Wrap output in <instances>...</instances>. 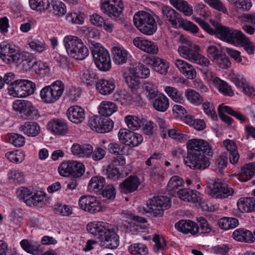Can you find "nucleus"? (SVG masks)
I'll list each match as a JSON object with an SVG mask.
<instances>
[{"label": "nucleus", "mask_w": 255, "mask_h": 255, "mask_svg": "<svg viewBox=\"0 0 255 255\" xmlns=\"http://www.w3.org/2000/svg\"><path fill=\"white\" fill-rule=\"evenodd\" d=\"M187 156L184 158L185 164L194 170H204L210 166L208 156H212L213 149L210 144L201 139L193 138L186 142Z\"/></svg>", "instance_id": "f257e3e1"}, {"label": "nucleus", "mask_w": 255, "mask_h": 255, "mask_svg": "<svg viewBox=\"0 0 255 255\" xmlns=\"http://www.w3.org/2000/svg\"><path fill=\"white\" fill-rule=\"evenodd\" d=\"M87 229L97 237L102 247L115 249L119 246V237L116 229L111 225L105 222H91L87 225Z\"/></svg>", "instance_id": "f03ea898"}, {"label": "nucleus", "mask_w": 255, "mask_h": 255, "mask_svg": "<svg viewBox=\"0 0 255 255\" xmlns=\"http://www.w3.org/2000/svg\"><path fill=\"white\" fill-rule=\"evenodd\" d=\"M200 49L199 46L197 45H194L193 46L183 45L179 47L178 51L181 57L200 65L201 67L199 68V70L202 74L209 76L212 74L209 67L210 61L207 58L199 53Z\"/></svg>", "instance_id": "7ed1b4c3"}, {"label": "nucleus", "mask_w": 255, "mask_h": 255, "mask_svg": "<svg viewBox=\"0 0 255 255\" xmlns=\"http://www.w3.org/2000/svg\"><path fill=\"white\" fill-rule=\"evenodd\" d=\"M63 43L67 54L71 57L82 60L89 55L88 48L78 37L67 35L64 37Z\"/></svg>", "instance_id": "20e7f679"}, {"label": "nucleus", "mask_w": 255, "mask_h": 255, "mask_svg": "<svg viewBox=\"0 0 255 255\" xmlns=\"http://www.w3.org/2000/svg\"><path fill=\"white\" fill-rule=\"evenodd\" d=\"M88 42L97 67L102 71L110 70L112 66L109 52L99 43L92 40Z\"/></svg>", "instance_id": "39448f33"}, {"label": "nucleus", "mask_w": 255, "mask_h": 255, "mask_svg": "<svg viewBox=\"0 0 255 255\" xmlns=\"http://www.w3.org/2000/svg\"><path fill=\"white\" fill-rule=\"evenodd\" d=\"M133 22L142 33L153 35L157 30V23L153 15L144 11H138L133 16Z\"/></svg>", "instance_id": "423d86ee"}, {"label": "nucleus", "mask_w": 255, "mask_h": 255, "mask_svg": "<svg viewBox=\"0 0 255 255\" xmlns=\"http://www.w3.org/2000/svg\"><path fill=\"white\" fill-rule=\"evenodd\" d=\"M65 90V85L60 80H56L40 91L42 101L46 104H53L59 100Z\"/></svg>", "instance_id": "0eeeda50"}, {"label": "nucleus", "mask_w": 255, "mask_h": 255, "mask_svg": "<svg viewBox=\"0 0 255 255\" xmlns=\"http://www.w3.org/2000/svg\"><path fill=\"white\" fill-rule=\"evenodd\" d=\"M171 207V200L167 196H160L154 197L148 200L146 206L144 207L146 213H150L155 217L161 216L163 211Z\"/></svg>", "instance_id": "6e6552de"}, {"label": "nucleus", "mask_w": 255, "mask_h": 255, "mask_svg": "<svg viewBox=\"0 0 255 255\" xmlns=\"http://www.w3.org/2000/svg\"><path fill=\"white\" fill-rule=\"evenodd\" d=\"M0 58L7 64L22 61L21 53L15 49L14 45L5 41L0 43Z\"/></svg>", "instance_id": "1a4fd4ad"}, {"label": "nucleus", "mask_w": 255, "mask_h": 255, "mask_svg": "<svg viewBox=\"0 0 255 255\" xmlns=\"http://www.w3.org/2000/svg\"><path fill=\"white\" fill-rule=\"evenodd\" d=\"M60 174L63 176L71 175L80 177L85 173L84 165L76 161H67L62 162L58 168Z\"/></svg>", "instance_id": "9d476101"}, {"label": "nucleus", "mask_w": 255, "mask_h": 255, "mask_svg": "<svg viewBox=\"0 0 255 255\" xmlns=\"http://www.w3.org/2000/svg\"><path fill=\"white\" fill-rule=\"evenodd\" d=\"M234 190L223 180L218 179L208 191V194L215 198L224 199L232 196Z\"/></svg>", "instance_id": "9b49d317"}, {"label": "nucleus", "mask_w": 255, "mask_h": 255, "mask_svg": "<svg viewBox=\"0 0 255 255\" xmlns=\"http://www.w3.org/2000/svg\"><path fill=\"white\" fill-rule=\"evenodd\" d=\"M124 8L122 0H101V9L109 17H119Z\"/></svg>", "instance_id": "f8f14e48"}, {"label": "nucleus", "mask_w": 255, "mask_h": 255, "mask_svg": "<svg viewBox=\"0 0 255 255\" xmlns=\"http://www.w3.org/2000/svg\"><path fill=\"white\" fill-rule=\"evenodd\" d=\"M14 90L13 96L17 97H26L33 94L35 90L36 86L33 82L25 79L19 80L17 84L12 87Z\"/></svg>", "instance_id": "ddd939ff"}, {"label": "nucleus", "mask_w": 255, "mask_h": 255, "mask_svg": "<svg viewBox=\"0 0 255 255\" xmlns=\"http://www.w3.org/2000/svg\"><path fill=\"white\" fill-rule=\"evenodd\" d=\"M81 209L92 214L103 211L101 204L96 197L91 195L81 196L79 200Z\"/></svg>", "instance_id": "4468645a"}, {"label": "nucleus", "mask_w": 255, "mask_h": 255, "mask_svg": "<svg viewBox=\"0 0 255 255\" xmlns=\"http://www.w3.org/2000/svg\"><path fill=\"white\" fill-rule=\"evenodd\" d=\"M243 34L241 31L223 26L219 29V32L216 35L224 41L237 45L238 39Z\"/></svg>", "instance_id": "2eb2a0df"}, {"label": "nucleus", "mask_w": 255, "mask_h": 255, "mask_svg": "<svg viewBox=\"0 0 255 255\" xmlns=\"http://www.w3.org/2000/svg\"><path fill=\"white\" fill-rule=\"evenodd\" d=\"M12 108L15 111L23 114L29 119L33 118L36 112L32 104L26 100L15 101L13 103Z\"/></svg>", "instance_id": "dca6fc26"}, {"label": "nucleus", "mask_w": 255, "mask_h": 255, "mask_svg": "<svg viewBox=\"0 0 255 255\" xmlns=\"http://www.w3.org/2000/svg\"><path fill=\"white\" fill-rule=\"evenodd\" d=\"M140 184V181L135 175H130L120 183L119 189L123 194H129L136 191Z\"/></svg>", "instance_id": "f3484780"}, {"label": "nucleus", "mask_w": 255, "mask_h": 255, "mask_svg": "<svg viewBox=\"0 0 255 255\" xmlns=\"http://www.w3.org/2000/svg\"><path fill=\"white\" fill-rule=\"evenodd\" d=\"M133 44L142 51L152 54H156L158 52V46L151 41L142 37H136L133 41Z\"/></svg>", "instance_id": "a211bd4d"}, {"label": "nucleus", "mask_w": 255, "mask_h": 255, "mask_svg": "<svg viewBox=\"0 0 255 255\" xmlns=\"http://www.w3.org/2000/svg\"><path fill=\"white\" fill-rule=\"evenodd\" d=\"M162 13L165 19L174 27H180L183 19L180 14L172 7L165 6L162 8Z\"/></svg>", "instance_id": "6ab92c4d"}, {"label": "nucleus", "mask_w": 255, "mask_h": 255, "mask_svg": "<svg viewBox=\"0 0 255 255\" xmlns=\"http://www.w3.org/2000/svg\"><path fill=\"white\" fill-rule=\"evenodd\" d=\"M153 108L156 111L164 112L169 107L168 98L164 94L158 93L149 100Z\"/></svg>", "instance_id": "aec40b11"}, {"label": "nucleus", "mask_w": 255, "mask_h": 255, "mask_svg": "<svg viewBox=\"0 0 255 255\" xmlns=\"http://www.w3.org/2000/svg\"><path fill=\"white\" fill-rule=\"evenodd\" d=\"M48 129L55 134L64 135L68 133L69 128L63 120L54 119L47 124Z\"/></svg>", "instance_id": "412c9836"}, {"label": "nucleus", "mask_w": 255, "mask_h": 255, "mask_svg": "<svg viewBox=\"0 0 255 255\" xmlns=\"http://www.w3.org/2000/svg\"><path fill=\"white\" fill-rule=\"evenodd\" d=\"M111 52L113 61L117 65L126 63L129 58V52L121 45L113 47Z\"/></svg>", "instance_id": "4be33fe9"}, {"label": "nucleus", "mask_w": 255, "mask_h": 255, "mask_svg": "<svg viewBox=\"0 0 255 255\" xmlns=\"http://www.w3.org/2000/svg\"><path fill=\"white\" fill-rule=\"evenodd\" d=\"M174 63L179 71L187 78L193 79L196 77V70L191 64L180 59H175Z\"/></svg>", "instance_id": "5701e85b"}, {"label": "nucleus", "mask_w": 255, "mask_h": 255, "mask_svg": "<svg viewBox=\"0 0 255 255\" xmlns=\"http://www.w3.org/2000/svg\"><path fill=\"white\" fill-rule=\"evenodd\" d=\"M66 114L71 122L77 124L81 123L85 118L84 109L78 106H73L69 108Z\"/></svg>", "instance_id": "b1692460"}, {"label": "nucleus", "mask_w": 255, "mask_h": 255, "mask_svg": "<svg viewBox=\"0 0 255 255\" xmlns=\"http://www.w3.org/2000/svg\"><path fill=\"white\" fill-rule=\"evenodd\" d=\"M97 91L102 95H107L112 93L116 88V85L113 80L99 79L96 83Z\"/></svg>", "instance_id": "393cba45"}, {"label": "nucleus", "mask_w": 255, "mask_h": 255, "mask_svg": "<svg viewBox=\"0 0 255 255\" xmlns=\"http://www.w3.org/2000/svg\"><path fill=\"white\" fill-rule=\"evenodd\" d=\"M178 197L182 200L195 203L201 201L200 194L196 190L181 189L177 191Z\"/></svg>", "instance_id": "a878e982"}, {"label": "nucleus", "mask_w": 255, "mask_h": 255, "mask_svg": "<svg viewBox=\"0 0 255 255\" xmlns=\"http://www.w3.org/2000/svg\"><path fill=\"white\" fill-rule=\"evenodd\" d=\"M175 228L185 234L190 233L192 235L197 234L196 223L190 220H182L175 225Z\"/></svg>", "instance_id": "bb28decb"}, {"label": "nucleus", "mask_w": 255, "mask_h": 255, "mask_svg": "<svg viewBox=\"0 0 255 255\" xmlns=\"http://www.w3.org/2000/svg\"><path fill=\"white\" fill-rule=\"evenodd\" d=\"M237 205L239 210L242 213H250L255 211V198L254 197H243L239 199Z\"/></svg>", "instance_id": "cd10ccee"}, {"label": "nucleus", "mask_w": 255, "mask_h": 255, "mask_svg": "<svg viewBox=\"0 0 255 255\" xmlns=\"http://www.w3.org/2000/svg\"><path fill=\"white\" fill-rule=\"evenodd\" d=\"M232 237L236 241L253 243L255 242L254 236L251 231L245 229H236L232 234Z\"/></svg>", "instance_id": "c85d7f7f"}, {"label": "nucleus", "mask_w": 255, "mask_h": 255, "mask_svg": "<svg viewBox=\"0 0 255 255\" xmlns=\"http://www.w3.org/2000/svg\"><path fill=\"white\" fill-rule=\"evenodd\" d=\"M140 75L138 72H134L131 75H128L125 77V81L131 92L135 96H139L140 90Z\"/></svg>", "instance_id": "c756f323"}, {"label": "nucleus", "mask_w": 255, "mask_h": 255, "mask_svg": "<svg viewBox=\"0 0 255 255\" xmlns=\"http://www.w3.org/2000/svg\"><path fill=\"white\" fill-rule=\"evenodd\" d=\"M19 129L28 136L35 137L40 130L39 125L34 122H26L19 127Z\"/></svg>", "instance_id": "7c9ffc66"}, {"label": "nucleus", "mask_w": 255, "mask_h": 255, "mask_svg": "<svg viewBox=\"0 0 255 255\" xmlns=\"http://www.w3.org/2000/svg\"><path fill=\"white\" fill-rule=\"evenodd\" d=\"M20 244L25 252L33 255H38L42 252L40 245L36 242L24 239Z\"/></svg>", "instance_id": "2f4dec72"}, {"label": "nucleus", "mask_w": 255, "mask_h": 255, "mask_svg": "<svg viewBox=\"0 0 255 255\" xmlns=\"http://www.w3.org/2000/svg\"><path fill=\"white\" fill-rule=\"evenodd\" d=\"M105 184V179L103 177L96 176L90 179L87 188L90 192L97 193L104 188Z\"/></svg>", "instance_id": "473e14b6"}, {"label": "nucleus", "mask_w": 255, "mask_h": 255, "mask_svg": "<svg viewBox=\"0 0 255 255\" xmlns=\"http://www.w3.org/2000/svg\"><path fill=\"white\" fill-rule=\"evenodd\" d=\"M123 215V217L131 219V221L128 222V225H126L127 229L131 232L137 230V227L138 226V223H144L146 222L144 218L134 216L132 214L128 212H124Z\"/></svg>", "instance_id": "72a5a7b5"}, {"label": "nucleus", "mask_w": 255, "mask_h": 255, "mask_svg": "<svg viewBox=\"0 0 255 255\" xmlns=\"http://www.w3.org/2000/svg\"><path fill=\"white\" fill-rule=\"evenodd\" d=\"M169 2L173 6L186 16H190L193 14V7L187 1L183 0H169Z\"/></svg>", "instance_id": "f704fd0d"}, {"label": "nucleus", "mask_w": 255, "mask_h": 255, "mask_svg": "<svg viewBox=\"0 0 255 255\" xmlns=\"http://www.w3.org/2000/svg\"><path fill=\"white\" fill-rule=\"evenodd\" d=\"M48 9L51 14L57 16H63L66 12L65 4L58 0H52Z\"/></svg>", "instance_id": "c9c22d12"}, {"label": "nucleus", "mask_w": 255, "mask_h": 255, "mask_svg": "<svg viewBox=\"0 0 255 255\" xmlns=\"http://www.w3.org/2000/svg\"><path fill=\"white\" fill-rule=\"evenodd\" d=\"M117 110L116 105L110 101H103L99 107V113L105 117L111 116Z\"/></svg>", "instance_id": "e433bc0d"}, {"label": "nucleus", "mask_w": 255, "mask_h": 255, "mask_svg": "<svg viewBox=\"0 0 255 255\" xmlns=\"http://www.w3.org/2000/svg\"><path fill=\"white\" fill-rule=\"evenodd\" d=\"M255 174L253 163H249L242 168L241 173L238 175L237 178L240 181L245 182L250 180Z\"/></svg>", "instance_id": "4c0bfd02"}, {"label": "nucleus", "mask_w": 255, "mask_h": 255, "mask_svg": "<svg viewBox=\"0 0 255 255\" xmlns=\"http://www.w3.org/2000/svg\"><path fill=\"white\" fill-rule=\"evenodd\" d=\"M31 49L35 52L42 53L47 50V45L41 37H38L28 41Z\"/></svg>", "instance_id": "58836bf2"}, {"label": "nucleus", "mask_w": 255, "mask_h": 255, "mask_svg": "<svg viewBox=\"0 0 255 255\" xmlns=\"http://www.w3.org/2000/svg\"><path fill=\"white\" fill-rule=\"evenodd\" d=\"M187 100L195 106H199L203 102V97L195 90L188 89L185 92Z\"/></svg>", "instance_id": "ea45409f"}, {"label": "nucleus", "mask_w": 255, "mask_h": 255, "mask_svg": "<svg viewBox=\"0 0 255 255\" xmlns=\"http://www.w3.org/2000/svg\"><path fill=\"white\" fill-rule=\"evenodd\" d=\"M218 224L221 229L227 230L236 227L239 222L236 218L224 217L219 219Z\"/></svg>", "instance_id": "a19ab883"}, {"label": "nucleus", "mask_w": 255, "mask_h": 255, "mask_svg": "<svg viewBox=\"0 0 255 255\" xmlns=\"http://www.w3.org/2000/svg\"><path fill=\"white\" fill-rule=\"evenodd\" d=\"M241 45L249 54H253L255 52V47L253 42L243 33L238 39L237 45Z\"/></svg>", "instance_id": "79ce46f5"}, {"label": "nucleus", "mask_w": 255, "mask_h": 255, "mask_svg": "<svg viewBox=\"0 0 255 255\" xmlns=\"http://www.w3.org/2000/svg\"><path fill=\"white\" fill-rule=\"evenodd\" d=\"M197 223H196L197 234H208L211 231V226L205 218L200 217L197 218Z\"/></svg>", "instance_id": "37998d69"}, {"label": "nucleus", "mask_w": 255, "mask_h": 255, "mask_svg": "<svg viewBox=\"0 0 255 255\" xmlns=\"http://www.w3.org/2000/svg\"><path fill=\"white\" fill-rule=\"evenodd\" d=\"M35 73L37 74L44 76L50 72V68L46 62L38 61L34 62L32 66Z\"/></svg>", "instance_id": "c03bdc74"}, {"label": "nucleus", "mask_w": 255, "mask_h": 255, "mask_svg": "<svg viewBox=\"0 0 255 255\" xmlns=\"http://www.w3.org/2000/svg\"><path fill=\"white\" fill-rule=\"evenodd\" d=\"M183 180L178 176H173L169 180L167 186V190L171 193H176L179 187L183 186Z\"/></svg>", "instance_id": "a18cd8bd"}, {"label": "nucleus", "mask_w": 255, "mask_h": 255, "mask_svg": "<svg viewBox=\"0 0 255 255\" xmlns=\"http://www.w3.org/2000/svg\"><path fill=\"white\" fill-rule=\"evenodd\" d=\"M165 92L174 102L179 103H182L184 102L182 93L177 89L171 87H166Z\"/></svg>", "instance_id": "49530a36"}, {"label": "nucleus", "mask_w": 255, "mask_h": 255, "mask_svg": "<svg viewBox=\"0 0 255 255\" xmlns=\"http://www.w3.org/2000/svg\"><path fill=\"white\" fill-rule=\"evenodd\" d=\"M214 83L217 86L219 90L224 95L231 96L233 93L231 87L224 81L221 80L218 77H216L214 80Z\"/></svg>", "instance_id": "de8ad7c7"}, {"label": "nucleus", "mask_w": 255, "mask_h": 255, "mask_svg": "<svg viewBox=\"0 0 255 255\" xmlns=\"http://www.w3.org/2000/svg\"><path fill=\"white\" fill-rule=\"evenodd\" d=\"M125 121L128 128L131 130H136L141 126V121L136 116H127L125 118Z\"/></svg>", "instance_id": "09e8293b"}, {"label": "nucleus", "mask_w": 255, "mask_h": 255, "mask_svg": "<svg viewBox=\"0 0 255 255\" xmlns=\"http://www.w3.org/2000/svg\"><path fill=\"white\" fill-rule=\"evenodd\" d=\"M128 251L133 255H147L148 252L147 247L141 243L130 245L128 247Z\"/></svg>", "instance_id": "8fccbe9b"}, {"label": "nucleus", "mask_w": 255, "mask_h": 255, "mask_svg": "<svg viewBox=\"0 0 255 255\" xmlns=\"http://www.w3.org/2000/svg\"><path fill=\"white\" fill-rule=\"evenodd\" d=\"M155 64L152 69L161 75H166L168 72L169 68V64L164 60L158 57L156 61H155Z\"/></svg>", "instance_id": "3c124183"}, {"label": "nucleus", "mask_w": 255, "mask_h": 255, "mask_svg": "<svg viewBox=\"0 0 255 255\" xmlns=\"http://www.w3.org/2000/svg\"><path fill=\"white\" fill-rule=\"evenodd\" d=\"M30 7L37 11L45 10L49 7L48 0H29Z\"/></svg>", "instance_id": "603ef678"}, {"label": "nucleus", "mask_w": 255, "mask_h": 255, "mask_svg": "<svg viewBox=\"0 0 255 255\" xmlns=\"http://www.w3.org/2000/svg\"><path fill=\"white\" fill-rule=\"evenodd\" d=\"M44 196L41 194L31 193V196L28 199L26 200V204L29 206H39L41 207L44 204Z\"/></svg>", "instance_id": "864d4df0"}, {"label": "nucleus", "mask_w": 255, "mask_h": 255, "mask_svg": "<svg viewBox=\"0 0 255 255\" xmlns=\"http://www.w3.org/2000/svg\"><path fill=\"white\" fill-rule=\"evenodd\" d=\"M19 80H15L14 75L12 73H7L2 77L3 86L5 84L9 85L8 90L10 94L12 95L13 93H14V90H12V88L14 87L16 84H17V82Z\"/></svg>", "instance_id": "5fc2aeb1"}, {"label": "nucleus", "mask_w": 255, "mask_h": 255, "mask_svg": "<svg viewBox=\"0 0 255 255\" xmlns=\"http://www.w3.org/2000/svg\"><path fill=\"white\" fill-rule=\"evenodd\" d=\"M5 156L10 161L15 163H21L24 159V154L19 151H8L5 153Z\"/></svg>", "instance_id": "6e6d98bb"}, {"label": "nucleus", "mask_w": 255, "mask_h": 255, "mask_svg": "<svg viewBox=\"0 0 255 255\" xmlns=\"http://www.w3.org/2000/svg\"><path fill=\"white\" fill-rule=\"evenodd\" d=\"M106 171L107 177L114 181H117L124 176L122 173H120L119 169L113 165H108Z\"/></svg>", "instance_id": "4d7b16f0"}, {"label": "nucleus", "mask_w": 255, "mask_h": 255, "mask_svg": "<svg viewBox=\"0 0 255 255\" xmlns=\"http://www.w3.org/2000/svg\"><path fill=\"white\" fill-rule=\"evenodd\" d=\"M9 142L15 147H21L25 144V137L19 134L12 133L9 135Z\"/></svg>", "instance_id": "13d9d810"}, {"label": "nucleus", "mask_w": 255, "mask_h": 255, "mask_svg": "<svg viewBox=\"0 0 255 255\" xmlns=\"http://www.w3.org/2000/svg\"><path fill=\"white\" fill-rule=\"evenodd\" d=\"M82 80L86 82L87 85H92L98 79L96 73L92 70H87L82 75Z\"/></svg>", "instance_id": "bf43d9fd"}, {"label": "nucleus", "mask_w": 255, "mask_h": 255, "mask_svg": "<svg viewBox=\"0 0 255 255\" xmlns=\"http://www.w3.org/2000/svg\"><path fill=\"white\" fill-rule=\"evenodd\" d=\"M115 97L116 100L120 102L122 104H127L131 100L129 94L125 90L118 92L115 94Z\"/></svg>", "instance_id": "052dcab7"}, {"label": "nucleus", "mask_w": 255, "mask_h": 255, "mask_svg": "<svg viewBox=\"0 0 255 255\" xmlns=\"http://www.w3.org/2000/svg\"><path fill=\"white\" fill-rule=\"evenodd\" d=\"M214 62H215L220 68L224 69L229 68L231 64L228 57L223 53L219 57L217 58Z\"/></svg>", "instance_id": "680f3d73"}, {"label": "nucleus", "mask_w": 255, "mask_h": 255, "mask_svg": "<svg viewBox=\"0 0 255 255\" xmlns=\"http://www.w3.org/2000/svg\"><path fill=\"white\" fill-rule=\"evenodd\" d=\"M113 126L114 123L111 119L102 117L100 132H108L113 129Z\"/></svg>", "instance_id": "e2e57ef3"}, {"label": "nucleus", "mask_w": 255, "mask_h": 255, "mask_svg": "<svg viewBox=\"0 0 255 255\" xmlns=\"http://www.w3.org/2000/svg\"><path fill=\"white\" fill-rule=\"evenodd\" d=\"M205 2L213 8L222 11L224 13H227V9L220 0H204Z\"/></svg>", "instance_id": "0e129e2a"}, {"label": "nucleus", "mask_w": 255, "mask_h": 255, "mask_svg": "<svg viewBox=\"0 0 255 255\" xmlns=\"http://www.w3.org/2000/svg\"><path fill=\"white\" fill-rule=\"evenodd\" d=\"M202 107L204 112L207 115L210 117L213 120L217 119V116L216 114L215 108L213 105L208 102L203 103Z\"/></svg>", "instance_id": "69168bd1"}, {"label": "nucleus", "mask_w": 255, "mask_h": 255, "mask_svg": "<svg viewBox=\"0 0 255 255\" xmlns=\"http://www.w3.org/2000/svg\"><path fill=\"white\" fill-rule=\"evenodd\" d=\"M102 194L104 197L113 200L116 197V189L113 185L109 184L103 189Z\"/></svg>", "instance_id": "338daca9"}, {"label": "nucleus", "mask_w": 255, "mask_h": 255, "mask_svg": "<svg viewBox=\"0 0 255 255\" xmlns=\"http://www.w3.org/2000/svg\"><path fill=\"white\" fill-rule=\"evenodd\" d=\"M8 177L15 183H21L24 182L23 173L19 170H10L8 173Z\"/></svg>", "instance_id": "774afa93"}]
</instances>
